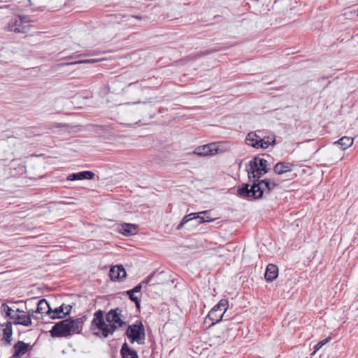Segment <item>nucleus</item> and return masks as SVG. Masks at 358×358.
<instances>
[{
	"mask_svg": "<svg viewBox=\"0 0 358 358\" xmlns=\"http://www.w3.org/2000/svg\"><path fill=\"white\" fill-rule=\"evenodd\" d=\"M278 182L274 179L260 178L255 179L252 185L243 183L238 188V194L242 198L259 199L264 194H269L275 187Z\"/></svg>",
	"mask_w": 358,
	"mask_h": 358,
	"instance_id": "obj_1",
	"label": "nucleus"
},
{
	"mask_svg": "<svg viewBox=\"0 0 358 358\" xmlns=\"http://www.w3.org/2000/svg\"><path fill=\"white\" fill-rule=\"evenodd\" d=\"M86 319H87L86 316H83L81 317H78V318H76V319H73V318L69 319V320H70V322H71V325L73 329V333H79L80 332V331L82 328L83 324L84 321L86 320Z\"/></svg>",
	"mask_w": 358,
	"mask_h": 358,
	"instance_id": "obj_21",
	"label": "nucleus"
},
{
	"mask_svg": "<svg viewBox=\"0 0 358 358\" xmlns=\"http://www.w3.org/2000/svg\"><path fill=\"white\" fill-rule=\"evenodd\" d=\"M64 309L66 310V312L64 313V315H63L64 316V317H66V316L70 315L71 310L72 309V306H71V305H69L67 306H64Z\"/></svg>",
	"mask_w": 358,
	"mask_h": 358,
	"instance_id": "obj_30",
	"label": "nucleus"
},
{
	"mask_svg": "<svg viewBox=\"0 0 358 358\" xmlns=\"http://www.w3.org/2000/svg\"><path fill=\"white\" fill-rule=\"evenodd\" d=\"M104 313L103 310H99L94 314V318L91 322L90 330L96 336H99L101 334L103 337L107 324L104 320Z\"/></svg>",
	"mask_w": 358,
	"mask_h": 358,
	"instance_id": "obj_9",
	"label": "nucleus"
},
{
	"mask_svg": "<svg viewBox=\"0 0 358 358\" xmlns=\"http://www.w3.org/2000/svg\"><path fill=\"white\" fill-rule=\"evenodd\" d=\"M208 213V211H202L199 213H191L185 217H184L180 221V227H182L185 224L188 222L189 221H192L194 220H196V224H198L199 223L206 222H211L213 219L209 218L207 217L205 218L203 216H201V215H206Z\"/></svg>",
	"mask_w": 358,
	"mask_h": 358,
	"instance_id": "obj_11",
	"label": "nucleus"
},
{
	"mask_svg": "<svg viewBox=\"0 0 358 358\" xmlns=\"http://www.w3.org/2000/svg\"><path fill=\"white\" fill-rule=\"evenodd\" d=\"M357 15H358V10H357Z\"/></svg>",
	"mask_w": 358,
	"mask_h": 358,
	"instance_id": "obj_37",
	"label": "nucleus"
},
{
	"mask_svg": "<svg viewBox=\"0 0 358 358\" xmlns=\"http://www.w3.org/2000/svg\"><path fill=\"white\" fill-rule=\"evenodd\" d=\"M293 164L289 162H280L277 163L273 168L275 173L282 175L283 173L290 172Z\"/></svg>",
	"mask_w": 358,
	"mask_h": 358,
	"instance_id": "obj_18",
	"label": "nucleus"
},
{
	"mask_svg": "<svg viewBox=\"0 0 358 358\" xmlns=\"http://www.w3.org/2000/svg\"><path fill=\"white\" fill-rule=\"evenodd\" d=\"M150 276L148 277L145 280H143L141 283L143 284V283H148L149 280H150Z\"/></svg>",
	"mask_w": 358,
	"mask_h": 358,
	"instance_id": "obj_33",
	"label": "nucleus"
},
{
	"mask_svg": "<svg viewBox=\"0 0 358 358\" xmlns=\"http://www.w3.org/2000/svg\"><path fill=\"white\" fill-rule=\"evenodd\" d=\"M117 328H119V327L117 323L107 324L104 331L103 338H107L108 336L113 335Z\"/></svg>",
	"mask_w": 358,
	"mask_h": 358,
	"instance_id": "obj_25",
	"label": "nucleus"
},
{
	"mask_svg": "<svg viewBox=\"0 0 358 358\" xmlns=\"http://www.w3.org/2000/svg\"><path fill=\"white\" fill-rule=\"evenodd\" d=\"M31 20L27 15H16L8 23V30L15 33H27L29 31V23Z\"/></svg>",
	"mask_w": 358,
	"mask_h": 358,
	"instance_id": "obj_7",
	"label": "nucleus"
},
{
	"mask_svg": "<svg viewBox=\"0 0 358 358\" xmlns=\"http://www.w3.org/2000/svg\"><path fill=\"white\" fill-rule=\"evenodd\" d=\"M278 276V268L276 265L269 264L266 266L265 279L267 282H273Z\"/></svg>",
	"mask_w": 358,
	"mask_h": 358,
	"instance_id": "obj_16",
	"label": "nucleus"
},
{
	"mask_svg": "<svg viewBox=\"0 0 358 358\" xmlns=\"http://www.w3.org/2000/svg\"><path fill=\"white\" fill-rule=\"evenodd\" d=\"M36 313L50 315L52 314V308L50 306L46 299H43L39 300L37 304V308L35 311Z\"/></svg>",
	"mask_w": 358,
	"mask_h": 358,
	"instance_id": "obj_19",
	"label": "nucleus"
},
{
	"mask_svg": "<svg viewBox=\"0 0 358 358\" xmlns=\"http://www.w3.org/2000/svg\"><path fill=\"white\" fill-rule=\"evenodd\" d=\"M216 51H217V50H216V49H213V50H211L208 51V53H209V52H216Z\"/></svg>",
	"mask_w": 358,
	"mask_h": 358,
	"instance_id": "obj_35",
	"label": "nucleus"
},
{
	"mask_svg": "<svg viewBox=\"0 0 358 358\" xmlns=\"http://www.w3.org/2000/svg\"><path fill=\"white\" fill-rule=\"evenodd\" d=\"M4 340L8 345L11 344V336L13 335L12 322H7L5 323V328L3 329Z\"/></svg>",
	"mask_w": 358,
	"mask_h": 358,
	"instance_id": "obj_23",
	"label": "nucleus"
},
{
	"mask_svg": "<svg viewBox=\"0 0 358 358\" xmlns=\"http://www.w3.org/2000/svg\"><path fill=\"white\" fill-rule=\"evenodd\" d=\"M94 176H95L94 173L92 171H80V172L73 173L72 174H70L67 177V180H71V181L85 180V179L92 180L94 178Z\"/></svg>",
	"mask_w": 358,
	"mask_h": 358,
	"instance_id": "obj_15",
	"label": "nucleus"
},
{
	"mask_svg": "<svg viewBox=\"0 0 358 358\" xmlns=\"http://www.w3.org/2000/svg\"><path fill=\"white\" fill-rule=\"evenodd\" d=\"M127 273L122 265H116L111 267L110 270V278L111 280H122L125 278Z\"/></svg>",
	"mask_w": 358,
	"mask_h": 358,
	"instance_id": "obj_12",
	"label": "nucleus"
},
{
	"mask_svg": "<svg viewBox=\"0 0 358 358\" xmlns=\"http://www.w3.org/2000/svg\"><path fill=\"white\" fill-rule=\"evenodd\" d=\"M134 292L131 290L126 291V294L129 296V299L135 303V305L138 309L140 308V300L138 296L134 295Z\"/></svg>",
	"mask_w": 358,
	"mask_h": 358,
	"instance_id": "obj_26",
	"label": "nucleus"
},
{
	"mask_svg": "<svg viewBox=\"0 0 358 358\" xmlns=\"http://www.w3.org/2000/svg\"><path fill=\"white\" fill-rule=\"evenodd\" d=\"M50 316V318L52 319V320H55V319H62L64 317V315H59V314H54V313H52L50 315H48Z\"/></svg>",
	"mask_w": 358,
	"mask_h": 358,
	"instance_id": "obj_32",
	"label": "nucleus"
},
{
	"mask_svg": "<svg viewBox=\"0 0 358 358\" xmlns=\"http://www.w3.org/2000/svg\"><path fill=\"white\" fill-rule=\"evenodd\" d=\"M120 354L122 358H138L136 351L131 349L127 343L122 345Z\"/></svg>",
	"mask_w": 358,
	"mask_h": 358,
	"instance_id": "obj_20",
	"label": "nucleus"
},
{
	"mask_svg": "<svg viewBox=\"0 0 358 358\" xmlns=\"http://www.w3.org/2000/svg\"><path fill=\"white\" fill-rule=\"evenodd\" d=\"M64 303H62L59 307L56 308L55 309H52V313L54 314H61L64 313Z\"/></svg>",
	"mask_w": 358,
	"mask_h": 358,
	"instance_id": "obj_28",
	"label": "nucleus"
},
{
	"mask_svg": "<svg viewBox=\"0 0 358 358\" xmlns=\"http://www.w3.org/2000/svg\"><path fill=\"white\" fill-rule=\"evenodd\" d=\"M268 164L267 160L255 157L250 162V168L248 170L249 178H260L268 172Z\"/></svg>",
	"mask_w": 358,
	"mask_h": 358,
	"instance_id": "obj_5",
	"label": "nucleus"
},
{
	"mask_svg": "<svg viewBox=\"0 0 358 358\" xmlns=\"http://www.w3.org/2000/svg\"><path fill=\"white\" fill-rule=\"evenodd\" d=\"M331 340V337H327L325 339L320 341L315 346V350L313 354H315L317 351H318L322 346H324L326 343H327Z\"/></svg>",
	"mask_w": 358,
	"mask_h": 358,
	"instance_id": "obj_27",
	"label": "nucleus"
},
{
	"mask_svg": "<svg viewBox=\"0 0 358 358\" xmlns=\"http://www.w3.org/2000/svg\"><path fill=\"white\" fill-rule=\"evenodd\" d=\"M0 311L5 313L6 317L13 320L15 324H21L26 327H29L32 324L31 317H34L32 310L31 315L18 314L17 311L9 307L6 303H2L0 307Z\"/></svg>",
	"mask_w": 358,
	"mask_h": 358,
	"instance_id": "obj_2",
	"label": "nucleus"
},
{
	"mask_svg": "<svg viewBox=\"0 0 358 358\" xmlns=\"http://www.w3.org/2000/svg\"><path fill=\"white\" fill-rule=\"evenodd\" d=\"M229 308V301L227 299H221L208 313L205 319V322L209 320L212 322L210 326L219 322L224 317V315Z\"/></svg>",
	"mask_w": 358,
	"mask_h": 358,
	"instance_id": "obj_6",
	"label": "nucleus"
},
{
	"mask_svg": "<svg viewBox=\"0 0 358 358\" xmlns=\"http://www.w3.org/2000/svg\"><path fill=\"white\" fill-rule=\"evenodd\" d=\"M125 317L122 315V309L116 308L110 309L106 315V320L108 323H117L119 328L124 327L127 323L124 322Z\"/></svg>",
	"mask_w": 358,
	"mask_h": 358,
	"instance_id": "obj_10",
	"label": "nucleus"
},
{
	"mask_svg": "<svg viewBox=\"0 0 358 358\" xmlns=\"http://www.w3.org/2000/svg\"><path fill=\"white\" fill-rule=\"evenodd\" d=\"M133 17H134V16H133ZM135 17H136V18H137V19H139V20L142 18V17H140V16H135Z\"/></svg>",
	"mask_w": 358,
	"mask_h": 358,
	"instance_id": "obj_36",
	"label": "nucleus"
},
{
	"mask_svg": "<svg viewBox=\"0 0 358 358\" xmlns=\"http://www.w3.org/2000/svg\"><path fill=\"white\" fill-rule=\"evenodd\" d=\"M15 311H17V313H18V314L22 313H24V311L20 310V309H18V308H17V310H15Z\"/></svg>",
	"mask_w": 358,
	"mask_h": 358,
	"instance_id": "obj_34",
	"label": "nucleus"
},
{
	"mask_svg": "<svg viewBox=\"0 0 358 358\" xmlns=\"http://www.w3.org/2000/svg\"><path fill=\"white\" fill-rule=\"evenodd\" d=\"M96 59H85V60H80L75 62L70 63V64H87V63H94L96 62Z\"/></svg>",
	"mask_w": 358,
	"mask_h": 358,
	"instance_id": "obj_29",
	"label": "nucleus"
},
{
	"mask_svg": "<svg viewBox=\"0 0 358 358\" xmlns=\"http://www.w3.org/2000/svg\"><path fill=\"white\" fill-rule=\"evenodd\" d=\"M125 335L131 343L136 342L139 345L145 343V331L141 320H136L133 324L129 325Z\"/></svg>",
	"mask_w": 358,
	"mask_h": 358,
	"instance_id": "obj_3",
	"label": "nucleus"
},
{
	"mask_svg": "<svg viewBox=\"0 0 358 358\" xmlns=\"http://www.w3.org/2000/svg\"><path fill=\"white\" fill-rule=\"evenodd\" d=\"M260 135L257 134V132H250L248 134L245 138V143L247 145L252 146L255 148H259V146H262L263 144H259V138H261Z\"/></svg>",
	"mask_w": 358,
	"mask_h": 358,
	"instance_id": "obj_17",
	"label": "nucleus"
},
{
	"mask_svg": "<svg viewBox=\"0 0 358 358\" xmlns=\"http://www.w3.org/2000/svg\"><path fill=\"white\" fill-rule=\"evenodd\" d=\"M117 230L120 233L128 236L136 234L138 232V227L134 224L123 223L117 227Z\"/></svg>",
	"mask_w": 358,
	"mask_h": 358,
	"instance_id": "obj_14",
	"label": "nucleus"
},
{
	"mask_svg": "<svg viewBox=\"0 0 358 358\" xmlns=\"http://www.w3.org/2000/svg\"><path fill=\"white\" fill-rule=\"evenodd\" d=\"M29 348V344L21 341H17L13 346L14 353L13 355V357L19 358L22 357L25 355Z\"/></svg>",
	"mask_w": 358,
	"mask_h": 358,
	"instance_id": "obj_13",
	"label": "nucleus"
},
{
	"mask_svg": "<svg viewBox=\"0 0 358 358\" xmlns=\"http://www.w3.org/2000/svg\"><path fill=\"white\" fill-rule=\"evenodd\" d=\"M334 144L341 146L342 150H345L350 148L353 144V138L348 136H343L338 141L334 142Z\"/></svg>",
	"mask_w": 358,
	"mask_h": 358,
	"instance_id": "obj_22",
	"label": "nucleus"
},
{
	"mask_svg": "<svg viewBox=\"0 0 358 358\" xmlns=\"http://www.w3.org/2000/svg\"><path fill=\"white\" fill-rule=\"evenodd\" d=\"M70 320H63L56 323L50 331L52 337H66L73 334Z\"/></svg>",
	"mask_w": 358,
	"mask_h": 358,
	"instance_id": "obj_8",
	"label": "nucleus"
},
{
	"mask_svg": "<svg viewBox=\"0 0 358 358\" xmlns=\"http://www.w3.org/2000/svg\"><path fill=\"white\" fill-rule=\"evenodd\" d=\"M259 144L262 143L263 145L262 146H259V148L266 149L269 147L270 145H273L275 142V138L274 136H261V138H259Z\"/></svg>",
	"mask_w": 358,
	"mask_h": 358,
	"instance_id": "obj_24",
	"label": "nucleus"
},
{
	"mask_svg": "<svg viewBox=\"0 0 358 358\" xmlns=\"http://www.w3.org/2000/svg\"><path fill=\"white\" fill-rule=\"evenodd\" d=\"M141 289H142V283H140V284L137 285L136 286H135L133 289H131V290L134 293H138L141 292Z\"/></svg>",
	"mask_w": 358,
	"mask_h": 358,
	"instance_id": "obj_31",
	"label": "nucleus"
},
{
	"mask_svg": "<svg viewBox=\"0 0 358 358\" xmlns=\"http://www.w3.org/2000/svg\"><path fill=\"white\" fill-rule=\"evenodd\" d=\"M229 148L228 144L224 142L210 143L199 146L194 151L189 153L191 156H208L223 152Z\"/></svg>",
	"mask_w": 358,
	"mask_h": 358,
	"instance_id": "obj_4",
	"label": "nucleus"
}]
</instances>
